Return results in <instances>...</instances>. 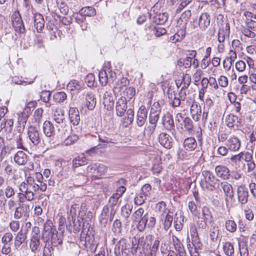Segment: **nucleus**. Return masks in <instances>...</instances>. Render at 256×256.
<instances>
[{
    "instance_id": "37",
    "label": "nucleus",
    "mask_w": 256,
    "mask_h": 256,
    "mask_svg": "<svg viewBox=\"0 0 256 256\" xmlns=\"http://www.w3.org/2000/svg\"><path fill=\"white\" fill-rule=\"evenodd\" d=\"M168 17L166 14H156L153 18L154 22L157 25L164 24L168 20Z\"/></svg>"
},
{
    "instance_id": "11",
    "label": "nucleus",
    "mask_w": 256,
    "mask_h": 256,
    "mask_svg": "<svg viewBox=\"0 0 256 256\" xmlns=\"http://www.w3.org/2000/svg\"><path fill=\"white\" fill-rule=\"evenodd\" d=\"M158 142L163 147L170 149L173 145V140L172 136L166 132H161L158 136Z\"/></svg>"
},
{
    "instance_id": "40",
    "label": "nucleus",
    "mask_w": 256,
    "mask_h": 256,
    "mask_svg": "<svg viewBox=\"0 0 256 256\" xmlns=\"http://www.w3.org/2000/svg\"><path fill=\"white\" fill-rule=\"evenodd\" d=\"M132 210V206L130 204H126L121 208V215L127 219L129 218Z\"/></svg>"
},
{
    "instance_id": "23",
    "label": "nucleus",
    "mask_w": 256,
    "mask_h": 256,
    "mask_svg": "<svg viewBox=\"0 0 256 256\" xmlns=\"http://www.w3.org/2000/svg\"><path fill=\"white\" fill-rule=\"evenodd\" d=\"M163 125L166 130H171L174 128V123L172 115L168 112L163 117Z\"/></svg>"
},
{
    "instance_id": "32",
    "label": "nucleus",
    "mask_w": 256,
    "mask_h": 256,
    "mask_svg": "<svg viewBox=\"0 0 256 256\" xmlns=\"http://www.w3.org/2000/svg\"><path fill=\"white\" fill-rule=\"evenodd\" d=\"M79 208V206L78 204H74L71 206L70 209L68 212L69 216L68 217V220L70 222V224H71L72 223L74 224V227L76 226L75 224V216L76 214V210Z\"/></svg>"
},
{
    "instance_id": "24",
    "label": "nucleus",
    "mask_w": 256,
    "mask_h": 256,
    "mask_svg": "<svg viewBox=\"0 0 256 256\" xmlns=\"http://www.w3.org/2000/svg\"><path fill=\"white\" fill-rule=\"evenodd\" d=\"M34 26L38 32H40L44 26V20L42 16L40 14H36L34 20Z\"/></svg>"
},
{
    "instance_id": "20",
    "label": "nucleus",
    "mask_w": 256,
    "mask_h": 256,
    "mask_svg": "<svg viewBox=\"0 0 256 256\" xmlns=\"http://www.w3.org/2000/svg\"><path fill=\"white\" fill-rule=\"evenodd\" d=\"M69 118L74 126H77L80 122L79 111L76 108H70L68 112Z\"/></svg>"
},
{
    "instance_id": "54",
    "label": "nucleus",
    "mask_w": 256,
    "mask_h": 256,
    "mask_svg": "<svg viewBox=\"0 0 256 256\" xmlns=\"http://www.w3.org/2000/svg\"><path fill=\"white\" fill-rule=\"evenodd\" d=\"M178 64L180 67L184 66V68H190L192 63L191 60L186 57L184 58H180L178 62Z\"/></svg>"
},
{
    "instance_id": "34",
    "label": "nucleus",
    "mask_w": 256,
    "mask_h": 256,
    "mask_svg": "<svg viewBox=\"0 0 256 256\" xmlns=\"http://www.w3.org/2000/svg\"><path fill=\"white\" fill-rule=\"evenodd\" d=\"M86 178L85 176L82 174H76L73 176L70 180L74 186H80L86 182Z\"/></svg>"
},
{
    "instance_id": "63",
    "label": "nucleus",
    "mask_w": 256,
    "mask_h": 256,
    "mask_svg": "<svg viewBox=\"0 0 256 256\" xmlns=\"http://www.w3.org/2000/svg\"><path fill=\"white\" fill-rule=\"evenodd\" d=\"M23 193L27 200L31 201L34 199V192H32V190L29 189L28 186H26V190H25V192Z\"/></svg>"
},
{
    "instance_id": "48",
    "label": "nucleus",
    "mask_w": 256,
    "mask_h": 256,
    "mask_svg": "<svg viewBox=\"0 0 256 256\" xmlns=\"http://www.w3.org/2000/svg\"><path fill=\"white\" fill-rule=\"evenodd\" d=\"M160 240L158 238L156 239L152 247H150V256H156L158 252Z\"/></svg>"
},
{
    "instance_id": "16",
    "label": "nucleus",
    "mask_w": 256,
    "mask_h": 256,
    "mask_svg": "<svg viewBox=\"0 0 256 256\" xmlns=\"http://www.w3.org/2000/svg\"><path fill=\"white\" fill-rule=\"evenodd\" d=\"M215 172L217 176L224 180H228L230 178V170L224 166L218 165L215 167Z\"/></svg>"
},
{
    "instance_id": "55",
    "label": "nucleus",
    "mask_w": 256,
    "mask_h": 256,
    "mask_svg": "<svg viewBox=\"0 0 256 256\" xmlns=\"http://www.w3.org/2000/svg\"><path fill=\"white\" fill-rule=\"evenodd\" d=\"M190 82H191L190 76L188 74H186L183 76L182 80V84H183V86L181 88L180 94H182V91L185 90L189 86L190 84Z\"/></svg>"
},
{
    "instance_id": "1",
    "label": "nucleus",
    "mask_w": 256,
    "mask_h": 256,
    "mask_svg": "<svg viewBox=\"0 0 256 256\" xmlns=\"http://www.w3.org/2000/svg\"><path fill=\"white\" fill-rule=\"evenodd\" d=\"M204 180L200 183L201 186L204 190L214 191L216 190L218 182H219L215 178L214 174L208 170H204L202 172Z\"/></svg>"
},
{
    "instance_id": "62",
    "label": "nucleus",
    "mask_w": 256,
    "mask_h": 256,
    "mask_svg": "<svg viewBox=\"0 0 256 256\" xmlns=\"http://www.w3.org/2000/svg\"><path fill=\"white\" fill-rule=\"evenodd\" d=\"M94 238L90 236H86L85 239V246L90 249L96 248V244L94 243Z\"/></svg>"
},
{
    "instance_id": "43",
    "label": "nucleus",
    "mask_w": 256,
    "mask_h": 256,
    "mask_svg": "<svg viewBox=\"0 0 256 256\" xmlns=\"http://www.w3.org/2000/svg\"><path fill=\"white\" fill-rule=\"evenodd\" d=\"M70 168L67 166H64L62 170L58 174V178L60 180L66 178L70 174Z\"/></svg>"
},
{
    "instance_id": "35",
    "label": "nucleus",
    "mask_w": 256,
    "mask_h": 256,
    "mask_svg": "<svg viewBox=\"0 0 256 256\" xmlns=\"http://www.w3.org/2000/svg\"><path fill=\"white\" fill-rule=\"evenodd\" d=\"M56 126L58 128V132L60 135L64 138L68 136L72 130L70 126L66 122L62 124L60 126Z\"/></svg>"
},
{
    "instance_id": "30",
    "label": "nucleus",
    "mask_w": 256,
    "mask_h": 256,
    "mask_svg": "<svg viewBox=\"0 0 256 256\" xmlns=\"http://www.w3.org/2000/svg\"><path fill=\"white\" fill-rule=\"evenodd\" d=\"M174 246L176 251L179 253V256H184L185 254L184 247L180 240L175 236H172Z\"/></svg>"
},
{
    "instance_id": "41",
    "label": "nucleus",
    "mask_w": 256,
    "mask_h": 256,
    "mask_svg": "<svg viewBox=\"0 0 256 256\" xmlns=\"http://www.w3.org/2000/svg\"><path fill=\"white\" fill-rule=\"evenodd\" d=\"M2 167L4 168V172L10 176L14 174L16 170L13 166L12 162H10L6 160L2 162Z\"/></svg>"
},
{
    "instance_id": "13",
    "label": "nucleus",
    "mask_w": 256,
    "mask_h": 256,
    "mask_svg": "<svg viewBox=\"0 0 256 256\" xmlns=\"http://www.w3.org/2000/svg\"><path fill=\"white\" fill-rule=\"evenodd\" d=\"M84 95L86 106L89 110H93L96 104V95L90 91L85 92Z\"/></svg>"
},
{
    "instance_id": "4",
    "label": "nucleus",
    "mask_w": 256,
    "mask_h": 256,
    "mask_svg": "<svg viewBox=\"0 0 256 256\" xmlns=\"http://www.w3.org/2000/svg\"><path fill=\"white\" fill-rule=\"evenodd\" d=\"M114 90L112 88L106 90L103 96V104L106 109L110 110L114 106V99L113 96Z\"/></svg>"
},
{
    "instance_id": "3",
    "label": "nucleus",
    "mask_w": 256,
    "mask_h": 256,
    "mask_svg": "<svg viewBox=\"0 0 256 256\" xmlns=\"http://www.w3.org/2000/svg\"><path fill=\"white\" fill-rule=\"evenodd\" d=\"M11 20L12 26L16 32L19 34L26 32V28L19 11L16 10L12 13Z\"/></svg>"
},
{
    "instance_id": "26",
    "label": "nucleus",
    "mask_w": 256,
    "mask_h": 256,
    "mask_svg": "<svg viewBox=\"0 0 256 256\" xmlns=\"http://www.w3.org/2000/svg\"><path fill=\"white\" fill-rule=\"evenodd\" d=\"M43 131L48 137H51L55 134V129L54 124L50 121L46 120L43 124Z\"/></svg>"
},
{
    "instance_id": "38",
    "label": "nucleus",
    "mask_w": 256,
    "mask_h": 256,
    "mask_svg": "<svg viewBox=\"0 0 256 256\" xmlns=\"http://www.w3.org/2000/svg\"><path fill=\"white\" fill-rule=\"evenodd\" d=\"M81 14H82L85 18L86 16H92L96 15V10L92 6H85L82 8L80 10Z\"/></svg>"
},
{
    "instance_id": "27",
    "label": "nucleus",
    "mask_w": 256,
    "mask_h": 256,
    "mask_svg": "<svg viewBox=\"0 0 256 256\" xmlns=\"http://www.w3.org/2000/svg\"><path fill=\"white\" fill-rule=\"evenodd\" d=\"M14 160L18 165H24L28 161V156L24 152L20 150L15 154Z\"/></svg>"
},
{
    "instance_id": "45",
    "label": "nucleus",
    "mask_w": 256,
    "mask_h": 256,
    "mask_svg": "<svg viewBox=\"0 0 256 256\" xmlns=\"http://www.w3.org/2000/svg\"><path fill=\"white\" fill-rule=\"evenodd\" d=\"M218 234L219 230L218 227L213 224H212L210 229V240L214 242H216L218 240Z\"/></svg>"
},
{
    "instance_id": "39",
    "label": "nucleus",
    "mask_w": 256,
    "mask_h": 256,
    "mask_svg": "<svg viewBox=\"0 0 256 256\" xmlns=\"http://www.w3.org/2000/svg\"><path fill=\"white\" fill-rule=\"evenodd\" d=\"M88 159L84 156H78L72 160V168H76L78 166L85 165L88 164Z\"/></svg>"
},
{
    "instance_id": "56",
    "label": "nucleus",
    "mask_w": 256,
    "mask_h": 256,
    "mask_svg": "<svg viewBox=\"0 0 256 256\" xmlns=\"http://www.w3.org/2000/svg\"><path fill=\"white\" fill-rule=\"evenodd\" d=\"M14 140L16 143V148L24 150V148L22 145V140L21 134L14 133Z\"/></svg>"
},
{
    "instance_id": "61",
    "label": "nucleus",
    "mask_w": 256,
    "mask_h": 256,
    "mask_svg": "<svg viewBox=\"0 0 256 256\" xmlns=\"http://www.w3.org/2000/svg\"><path fill=\"white\" fill-rule=\"evenodd\" d=\"M225 226L226 230L231 232H234L236 230V224L234 220H226Z\"/></svg>"
},
{
    "instance_id": "25",
    "label": "nucleus",
    "mask_w": 256,
    "mask_h": 256,
    "mask_svg": "<svg viewBox=\"0 0 256 256\" xmlns=\"http://www.w3.org/2000/svg\"><path fill=\"white\" fill-rule=\"evenodd\" d=\"M40 236H31L30 247L32 252L40 251L42 246L40 240Z\"/></svg>"
},
{
    "instance_id": "18",
    "label": "nucleus",
    "mask_w": 256,
    "mask_h": 256,
    "mask_svg": "<svg viewBox=\"0 0 256 256\" xmlns=\"http://www.w3.org/2000/svg\"><path fill=\"white\" fill-rule=\"evenodd\" d=\"M210 16L207 12L201 14L198 19V25L202 30H205L210 24Z\"/></svg>"
},
{
    "instance_id": "33",
    "label": "nucleus",
    "mask_w": 256,
    "mask_h": 256,
    "mask_svg": "<svg viewBox=\"0 0 256 256\" xmlns=\"http://www.w3.org/2000/svg\"><path fill=\"white\" fill-rule=\"evenodd\" d=\"M26 232H23L22 230L17 234L14 239V246L16 249L20 248L21 244L24 242L26 238Z\"/></svg>"
},
{
    "instance_id": "9",
    "label": "nucleus",
    "mask_w": 256,
    "mask_h": 256,
    "mask_svg": "<svg viewBox=\"0 0 256 256\" xmlns=\"http://www.w3.org/2000/svg\"><path fill=\"white\" fill-rule=\"evenodd\" d=\"M242 118L238 114H230L226 118V126L230 128L236 129L242 122Z\"/></svg>"
},
{
    "instance_id": "49",
    "label": "nucleus",
    "mask_w": 256,
    "mask_h": 256,
    "mask_svg": "<svg viewBox=\"0 0 256 256\" xmlns=\"http://www.w3.org/2000/svg\"><path fill=\"white\" fill-rule=\"evenodd\" d=\"M144 210L142 208H138L136 210L132 216V218L134 222H136L142 219L144 217Z\"/></svg>"
},
{
    "instance_id": "14",
    "label": "nucleus",
    "mask_w": 256,
    "mask_h": 256,
    "mask_svg": "<svg viewBox=\"0 0 256 256\" xmlns=\"http://www.w3.org/2000/svg\"><path fill=\"white\" fill-rule=\"evenodd\" d=\"M29 206L25 204H22L17 208L14 214L16 219H20L22 218H27L29 215Z\"/></svg>"
},
{
    "instance_id": "59",
    "label": "nucleus",
    "mask_w": 256,
    "mask_h": 256,
    "mask_svg": "<svg viewBox=\"0 0 256 256\" xmlns=\"http://www.w3.org/2000/svg\"><path fill=\"white\" fill-rule=\"evenodd\" d=\"M151 190V186L150 184H146L142 186L140 192L146 198H148L150 195Z\"/></svg>"
},
{
    "instance_id": "50",
    "label": "nucleus",
    "mask_w": 256,
    "mask_h": 256,
    "mask_svg": "<svg viewBox=\"0 0 256 256\" xmlns=\"http://www.w3.org/2000/svg\"><path fill=\"white\" fill-rule=\"evenodd\" d=\"M238 248L240 256H248V250L246 242H238Z\"/></svg>"
},
{
    "instance_id": "28",
    "label": "nucleus",
    "mask_w": 256,
    "mask_h": 256,
    "mask_svg": "<svg viewBox=\"0 0 256 256\" xmlns=\"http://www.w3.org/2000/svg\"><path fill=\"white\" fill-rule=\"evenodd\" d=\"M190 114L194 120L198 122L200 120L202 114L200 106L197 104H192L190 107Z\"/></svg>"
},
{
    "instance_id": "5",
    "label": "nucleus",
    "mask_w": 256,
    "mask_h": 256,
    "mask_svg": "<svg viewBox=\"0 0 256 256\" xmlns=\"http://www.w3.org/2000/svg\"><path fill=\"white\" fill-rule=\"evenodd\" d=\"M28 136L34 146H38L41 142L40 133L34 126H30L27 132Z\"/></svg>"
},
{
    "instance_id": "19",
    "label": "nucleus",
    "mask_w": 256,
    "mask_h": 256,
    "mask_svg": "<svg viewBox=\"0 0 256 256\" xmlns=\"http://www.w3.org/2000/svg\"><path fill=\"white\" fill-rule=\"evenodd\" d=\"M202 218L206 222H208L209 224L214 223L213 209L204 206L202 209Z\"/></svg>"
},
{
    "instance_id": "6",
    "label": "nucleus",
    "mask_w": 256,
    "mask_h": 256,
    "mask_svg": "<svg viewBox=\"0 0 256 256\" xmlns=\"http://www.w3.org/2000/svg\"><path fill=\"white\" fill-rule=\"evenodd\" d=\"M62 235L60 233H58L56 230H54L50 236L46 237L45 240H44L46 244H48V241L50 242V246H57L58 245L62 244Z\"/></svg>"
},
{
    "instance_id": "36",
    "label": "nucleus",
    "mask_w": 256,
    "mask_h": 256,
    "mask_svg": "<svg viewBox=\"0 0 256 256\" xmlns=\"http://www.w3.org/2000/svg\"><path fill=\"white\" fill-rule=\"evenodd\" d=\"M29 110H30V107H27L19 114L18 118V124L26 125L30 116Z\"/></svg>"
},
{
    "instance_id": "21",
    "label": "nucleus",
    "mask_w": 256,
    "mask_h": 256,
    "mask_svg": "<svg viewBox=\"0 0 256 256\" xmlns=\"http://www.w3.org/2000/svg\"><path fill=\"white\" fill-rule=\"evenodd\" d=\"M160 115L150 112L148 120L150 125L148 127V130L150 134H152L154 132L156 127L157 122L160 118Z\"/></svg>"
},
{
    "instance_id": "17",
    "label": "nucleus",
    "mask_w": 256,
    "mask_h": 256,
    "mask_svg": "<svg viewBox=\"0 0 256 256\" xmlns=\"http://www.w3.org/2000/svg\"><path fill=\"white\" fill-rule=\"evenodd\" d=\"M226 144L230 151L236 152L240 148V141L237 137L233 136L229 138Z\"/></svg>"
},
{
    "instance_id": "44",
    "label": "nucleus",
    "mask_w": 256,
    "mask_h": 256,
    "mask_svg": "<svg viewBox=\"0 0 256 256\" xmlns=\"http://www.w3.org/2000/svg\"><path fill=\"white\" fill-rule=\"evenodd\" d=\"M182 124L188 132H192L194 130V122L188 117L186 116L184 118Z\"/></svg>"
},
{
    "instance_id": "64",
    "label": "nucleus",
    "mask_w": 256,
    "mask_h": 256,
    "mask_svg": "<svg viewBox=\"0 0 256 256\" xmlns=\"http://www.w3.org/2000/svg\"><path fill=\"white\" fill-rule=\"evenodd\" d=\"M154 33L157 37L163 36L166 33V30L160 26H154L153 28Z\"/></svg>"
},
{
    "instance_id": "57",
    "label": "nucleus",
    "mask_w": 256,
    "mask_h": 256,
    "mask_svg": "<svg viewBox=\"0 0 256 256\" xmlns=\"http://www.w3.org/2000/svg\"><path fill=\"white\" fill-rule=\"evenodd\" d=\"M78 139V136L76 134H73L68 136L64 140V144L65 146H70L74 144Z\"/></svg>"
},
{
    "instance_id": "46",
    "label": "nucleus",
    "mask_w": 256,
    "mask_h": 256,
    "mask_svg": "<svg viewBox=\"0 0 256 256\" xmlns=\"http://www.w3.org/2000/svg\"><path fill=\"white\" fill-rule=\"evenodd\" d=\"M148 221V214L147 213L144 215L142 218L136 221L138 222L137 228L140 232H142L146 228L147 222Z\"/></svg>"
},
{
    "instance_id": "2",
    "label": "nucleus",
    "mask_w": 256,
    "mask_h": 256,
    "mask_svg": "<svg viewBox=\"0 0 256 256\" xmlns=\"http://www.w3.org/2000/svg\"><path fill=\"white\" fill-rule=\"evenodd\" d=\"M116 256H130V246L126 239L121 238L116 244L114 250Z\"/></svg>"
},
{
    "instance_id": "10",
    "label": "nucleus",
    "mask_w": 256,
    "mask_h": 256,
    "mask_svg": "<svg viewBox=\"0 0 256 256\" xmlns=\"http://www.w3.org/2000/svg\"><path fill=\"white\" fill-rule=\"evenodd\" d=\"M236 196L238 202L241 204H246L248 198V188L244 186H238L236 189Z\"/></svg>"
},
{
    "instance_id": "7",
    "label": "nucleus",
    "mask_w": 256,
    "mask_h": 256,
    "mask_svg": "<svg viewBox=\"0 0 256 256\" xmlns=\"http://www.w3.org/2000/svg\"><path fill=\"white\" fill-rule=\"evenodd\" d=\"M148 110L146 106L144 105L141 106L136 112V124L138 126L142 127L147 119Z\"/></svg>"
},
{
    "instance_id": "53",
    "label": "nucleus",
    "mask_w": 256,
    "mask_h": 256,
    "mask_svg": "<svg viewBox=\"0 0 256 256\" xmlns=\"http://www.w3.org/2000/svg\"><path fill=\"white\" fill-rule=\"evenodd\" d=\"M112 231L116 234H120L122 232V223L120 221L116 219V220L112 224Z\"/></svg>"
},
{
    "instance_id": "47",
    "label": "nucleus",
    "mask_w": 256,
    "mask_h": 256,
    "mask_svg": "<svg viewBox=\"0 0 256 256\" xmlns=\"http://www.w3.org/2000/svg\"><path fill=\"white\" fill-rule=\"evenodd\" d=\"M68 251L71 256H78L80 253V248L78 244L73 243L69 246Z\"/></svg>"
},
{
    "instance_id": "60",
    "label": "nucleus",
    "mask_w": 256,
    "mask_h": 256,
    "mask_svg": "<svg viewBox=\"0 0 256 256\" xmlns=\"http://www.w3.org/2000/svg\"><path fill=\"white\" fill-rule=\"evenodd\" d=\"M147 198L140 192L134 198V204L137 206H141L145 202Z\"/></svg>"
},
{
    "instance_id": "12",
    "label": "nucleus",
    "mask_w": 256,
    "mask_h": 256,
    "mask_svg": "<svg viewBox=\"0 0 256 256\" xmlns=\"http://www.w3.org/2000/svg\"><path fill=\"white\" fill-rule=\"evenodd\" d=\"M98 136L100 142L106 144H116L118 143V136L116 134L101 133Z\"/></svg>"
},
{
    "instance_id": "52",
    "label": "nucleus",
    "mask_w": 256,
    "mask_h": 256,
    "mask_svg": "<svg viewBox=\"0 0 256 256\" xmlns=\"http://www.w3.org/2000/svg\"><path fill=\"white\" fill-rule=\"evenodd\" d=\"M66 98V94L64 92H60L55 93L53 96V98L56 102H62Z\"/></svg>"
},
{
    "instance_id": "15",
    "label": "nucleus",
    "mask_w": 256,
    "mask_h": 256,
    "mask_svg": "<svg viewBox=\"0 0 256 256\" xmlns=\"http://www.w3.org/2000/svg\"><path fill=\"white\" fill-rule=\"evenodd\" d=\"M126 109V98L124 96H122L118 100L116 104V114L119 116H122L124 114Z\"/></svg>"
},
{
    "instance_id": "8",
    "label": "nucleus",
    "mask_w": 256,
    "mask_h": 256,
    "mask_svg": "<svg viewBox=\"0 0 256 256\" xmlns=\"http://www.w3.org/2000/svg\"><path fill=\"white\" fill-rule=\"evenodd\" d=\"M218 188L220 190H222L225 196L230 199H232L234 197V193L232 184L226 181L218 182L216 186V189Z\"/></svg>"
},
{
    "instance_id": "58",
    "label": "nucleus",
    "mask_w": 256,
    "mask_h": 256,
    "mask_svg": "<svg viewBox=\"0 0 256 256\" xmlns=\"http://www.w3.org/2000/svg\"><path fill=\"white\" fill-rule=\"evenodd\" d=\"M54 248L50 244H46L42 256H54Z\"/></svg>"
},
{
    "instance_id": "42",
    "label": "nucleus",
    "mask_w": 256,
    "mask_h": 256,
    "mask_svg": "<svg viewBox=\"0 0 256 256\" xmlns=\"http://www.w3.org/2000/svg\"><path fill=\"white\" fill-rule=\"evenodd\" d=\"M223 250L224 254L228 256H233L234 254V246L229 242H226L224 244Z\"/></svg>"
},
{
    "instance_id": "29",
    "label": "nucleus",
    "mask_w": 256,
    "mask_h": 256,
    "mask_svg": "<svg viewBox=\"0 0 256 256\" xmlns=\"http://www.w3.org/2000/svg\"><path fill=\"white\" fill-rule=\"evenodd\" d=\"M184 147L188 151L191 152L196 149L197 142L194 138H188L184 142Z\"/></svg>"
},
{
    "instance_id": "51",
    "label": "nucleus",
    "mask_w": 256,
    "mask_h": 256,
    "mask_svg": "<svg viewBox=\"0 0 256 256\" xmlns=\"http://www.w3.org/2000/svg\"><path fill=\"white\" fill-rule=\"evenodd\" d=\"M170 212L168 210V212L167 213L164 222V228L167 230L171 226L172 224L173 220V217L172 216H171L170 214Z\"/></svg>"
},
{
    "instance_id": "22",
    "label": "nucleus",
    "mask_w": 256,
    "mask_h": 256,
    "mask_svg": "<svg viewBox=\"0 0 256 256\" xmlns=\"http://www.w3.org/2000/svg\"><path fill=\"white\" fill-rule=\"evenodd\" d=\"M56 229L54 228V226L52 220H47L44 224V229L42 232V238L44 240H45L46 237L50 236V234Z\"/></svg>"
},
{
    "instance_id": "31",
    "label": "nucleus",
    "mask_w": 256,
    "mask_h": 256,
    "mask_svg": "<svg viewBox=\"0 0 256 256\" xmlns=\"http://www.w3.org/2000/svg\"><path fill=\"white\" fill-rule=\"evenodd\" d=\"M72 20H74L75 22L80 26L82 30H86L87 28L86 24H83L86 21V18L82 14H81L80 12L74 13L72 15Z\"/></svg>"
}]
</instances>
